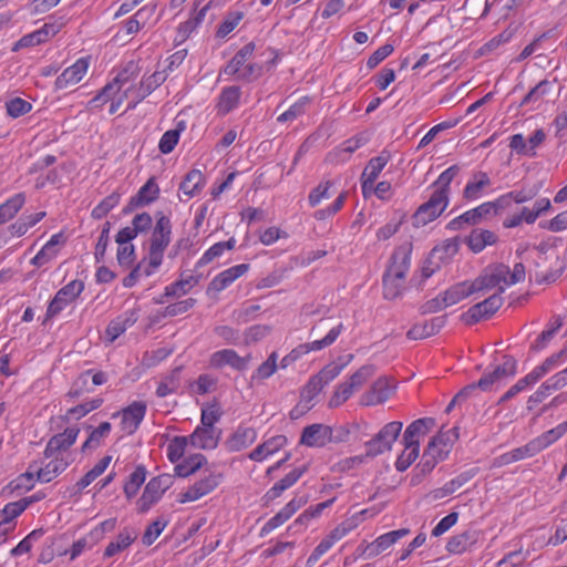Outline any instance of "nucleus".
I'll return each instance as SVG.
<instances>
[{
    "label": "nucleus",
    "mask_w": 567,
    "mask_h": 567,
    "mask_svg": "<svg viewBox=\"0 0 567 567\" xmlns=\"http://www.w3.org/2000/svg\"><path fill=\"white\" fill-rule=\"evenodd\" d=\"M450 203V198L443 192H434L430 198L419 206L412 215V225L423 227L442 215Z\"/></svg>",
    "instance_id": "f257e3e1"
},
{
    "label": "nucleus",
    "mask_w": 567,
    "mask_h": 567,
    "mask_svg": "<svg viewBox=\"0 0 567 567\" xmlns=\"http://www.w3.org/2000/svg\"><path fill=\"white\" fill-rule=\"evenodd\" d=\"M174 475L161 474L153 477L146 484L142 496L137 499V511L146 513L155 505L164 495V493L173 485Z\"/></svg>",
    "instance_id": "f03ea898"
},
{
    "label": "nucleus",
    "mask_w": 567,
    "mask_h": 567,
    "mask_svg": "<svg viewBox=\"0 0 567 567\" xmlns=\"http://www.w3.org/2000/svg\"><path fill=\"white\" fill-rule=\"evenodd\" d=\"M403 427L400 421H392L385 424L378 434L365 443L367 456H377L392 449Z\"/></svg>",
    "instance_id": "7ed1b4c3"
},
{
    "label": "nucleus",
    "mask_w": 567,
    "mask_h": 567,
    "mask_svg": "<svg viewBox=\"0 0 567 567\" xmlns=\"http://www.w3.org/2000/svg\"><path fill=\"white\" fill-rule=\"evenodd\" d=\"M509 275V267L497 264L487 267L475 280L471 281L473 292H487L494 288H505L506 278Z\"/></svg>",
    "instance_id": "20e7f679"
},
{
    "label": "nucleus",
    "mask_w": 567,
    "mask_h": 567,
    "mask_svg": "<svg viewBox=\"0 0 567 567\" xmlns=\"http://www.w3.org/2000/svg\"><path fill=\"white\" fill-rule=\"evenodd\" d=\"M505 291L504 287H499L498 291L489 296L485 300L472 306L463 319L466 324H474L481 320L492 317L503 305L502 293Z\"/></svg>",
    "instance_id": "39448f33"
},
{
    "label": "nucleus",
    "mask_w": 567,
    "mask_h": 567,
    "mask_svg": "<svg viewBox=\"0 0 567 567\" xmlns=\"http://www.w3.org/2000/svg\"><path fill=\"white\" fill-rule=\"evenodd\" d=\"M83 289L84 282L81 280H72L59 289L48 306L45 320L52 319L59 315L68 305H70L81 295Z\"/></svg>",
    "instance_id": "423d86ee"
},
{
    "label": "nucleus",
    "mask_w": 567,
    "mask_h": 567,
    "mask_svg": "<svg viewBox=\"0 0 567 567\" xmlns=\"http://www.w3.org/2000/svg\"><path fill=\"white\" fill-rule=\"evenodd\" d=\"M343 330V324L339 323L334 327H332L329 332L320 340H315L312 342H307L299 344L297 348H295L288 355L284 357L281 360V368H287L289 362H292L297 360L299 357L309 353L310 351H318L323 348H327L331 346L337 338L340 336V333Z\"/></svg>",
    "instance_id": "0eeeda50"
},
{
    "label": "nucleus",
    "mask_w": 567,
    "mask_h": 567,
    "mask_svg": "<svg viewBox=\"0 0 567 567\" xmlns=\"http://www.w3.org/2000/svg\"><path fill=\"white\" fill-rule=\"evenodd\" d=\"M141 73V68L137 62L135 61H128L124 68L117 73V75L114 78L113 82L107 83L102 91L95 96V100L93 101H100L107 102L109 100H112L113 96L120 92L121 87L128 83L132 80H135Z\"/></svg>",
    "instance_id": "6e6552de"
},
{
    "label": "nucleus",
    "mask_w": 567,
    "mask_h": 567,
    "mask_svg": "<svg viewBox=\"0 0 567 567\" xmlns=\"http://www.w3.org/2000/svg\"><path fill=\"white\" fill-rule=\"evenodd\" d=\"M146 413V403L142 401H134L121 412L113 413L112 417L121 415V430L132 435L138 429Z\"/></svg>",
    "instance_id": "1a4fd4ad"
},
{
    "label": "nucleus",
    "mask_w": 567,
    "mask_h": 567,
    "mask_svg": "<svg viewBox=\"0 0 567 567\" xmlns=\"http://www.w3.org/2000/svg\"><path fill=\"white\" fill-rule=\"evenodd\" d=\"M516 360L511 355L504 357V362L494 368L492 372L485 373L478 381L477 385L483 391L491 390L495 384L513 377L516 373Z\"/></svg>",
    "instance_id": "9d476101"
},
{
    "label": "nucleus",
    "mask_w": 567,
    "mask_h": 567,
    "mask_svg": "<svg viewBox=\"0 0 567 567\" xmlns=\"http://www.w3.org/2000/svg\"><path fill=\"white\" fill-rule=\"evenodd\" d=\"M394 390L395 386L391 384L390 379L381 377L361 395V404L365 406L382 404L390 399Z\"/></svg>",
    "instance_id": "9b49d317"
},
{
    "label": "nucleus",
    "mask_w": 567,
    "mask_h": 567,
    "mask_svg": "<svg viewBox=\"0 0 567 567\" xmlns=\"http://www.w3.org/2000/svg\"><path fill=\"white\" fill-rule=\"evenodd\" d=\"M172 223L162 213L156 214V224L152 233L150 250L164 255L171 243Z\"/></svg>",
    "instance_id": "f8f14e48"
},
{
    "label": "nucleus",
    "mask_w": 567,
    "mask_h": 567,
    "mask_svg": "<svg viewBox=\"0 0 567 567\" xmlns=\"http://www.w3.org/2000/svg\"><path fill=\"white\" fill-rule=\"evenodd\" d=\"M159 187L154 177H151L137 192L131 197L128 204L123 208V214L128 215L135 209L145 207L158 198Z\"/></svg>",
    "instance_id": "ddd939ff"
},
{
    "label": "nucleus",
    "mask_w": 567,
    "mask_h": 567,
    "mask_svg": "<svg viewBox=\"0 0 567 567\" xmlns=\"http://www.w3.org/2000/svg\"><path fill=\"white\" fill-rule=\"evenodd\" d=\"M331 441L332 429L320 423L306 426L300 437V444L310 447H322Z\"/></svg>",
    "instance_id": "4468645a"
},
{
    "label": "nucleus",
    "mask_w": 567,
    "mask_h": 567,
    "mask_svg": "<svg viewBox=\"0 0 567 567\" xmlns=\"http://www.w3.org/2000/svg\"><path fill=\"white\" fill-rule=\"evenodd\" d=\"M220 434L221 430L217 427L199 425L187 437L189 440V444L196 449L214 450L218 445Z\"/></svg>",
    "instance_id": "2eb2a0df"
},
{
    "label": "nucleus",
    "mask_w": 567,
    "mask_h": 567,
    "mask_svg": "<svg viewBox=\"0 0 567 567\" xmlns=\"http://www.w3.org/2000/svg\"><path fill=\"white\" fill-rule=\"evenodd\" d=\"M250 355L240 357L233 349H224L216 351L210 357V365L215 369H220L225 365H229L237 371H244L248 367Z\"/></svg>",
    "instance_id": "dca6fc26"
},
{
    "label": "nucleus",
    "mask_w": 567,
    "mask_h": 567,
    "mask_svg": "<svg viewBox=\"0 0 567 567\" xmlns=\"http://www.w3.org/2000/svg\"><path fill=\"white\" fill-rule=\"evenodd\" d=\"M491 207L492 206L487 202L483 203L482 205H480L473 209H470V210L463 213L462 215L455 217L454 219H452L447 224L446 228L449 230L456 231V230L463 229L464 226H466V225H476V224L481 223L487 216L492 215Z\"/></svg>",
    "instance_id": "f3484780"
},
{
    "label": "nucleus",
    "mask_w": 567,
    "mask_h": 567,
    "mask_svg": "<svg viewBox=\"0 0 567 567\" xmlns=\"http://www.w3.org/2000/svg\"><path fill=\"white\" fill-rule=\"evenodd\" d=\"M218 484L219 475L210 473L193 484L186 492L182 493L179 495L178 502L184 504L187 502L197 501L214 491Z\"/></svg>",
    "instance_id": "a211bd4d"
},
{
    "label": "nucleus",
    "mask_w": 567,
    "mask_h": 567,
    "mask_svg": "<svg viewBox=\"0 0 567 567\" xmlns=\"http://www.w3.org/2000/svg\"><path fill=\"white\" fill-rule=\"evenodd\" d=\"M79 433L80 429L78 426H71L66 427L62 433L53 435L45 446L44 457L50 458L58 452L66 451L74 444Z\"/></svg>",
    "instance_id": "6ab92c4d"
},
{
    "label": "nucleus",
    "mask_w": 567,
    "mask_h": 567,
    "mask_svg": "<svg viewBox=\"0 0 567 567\" xmlns=\"http://www.w3.org/2000/svg\"><path fill=\"white\" fill-rule=\"evenodd\" d=\"M412 243H405L399 246L392 254L391 264L389 265L385 272H391L399 279L405 278V274L410 268Z\"/></svg>",
    "instance_id": "aec40b11"
},
{
    "label": "nucleus",
    "mask_w": 567,
    "mask_h": 567,
    "mask_svg": "<svg viewBox=\"0 0 567 567\" xmlns=\"http://www.w3.org/2000/svg\"><path fill=\"white\" fill-rule=\"evenodd\" d=\"M306 504L302 497L292 498L284 508L271 517L261 528L260 536H265L286 523L300 507Z\"/></svg>",
    "instance_id": "412c9836"
},
{
    "label": "nucleus",
    "mask_w": 567,
    "mask_h": 567,
    "mask_svg": "<svg viewBox=\"0 0 567 567\" xmlns=\"http://www.w3.org/2000/svg\"><path fill=\"white\" fill-rule=\"evenodd\" d=\"M435 424L432 417H422L413 421L403 433L404 447L420 449V437L424 436Z\"/></svg>",
    "instance_id": "4be33fe9"
},
{
    "label": "nucleus",
    "mask_w": 567,
    "mask_h": 567,
    "mask_svg": "<svg viewBox=\"0 0 567 567\" xmlns=\"http://www.w3.org/2000/svg\"><path fill=\"white\" fill-rule=\"evenodd\" d=\"M89 63L85 59H79L73 65L66 68L55 80V89L64 90L82 80L86 73Z\"/></svg>",
    "instance_id": "5701e85b"
},
{
    "label": "nucleus",
    "mask_w": 567,
    "mask_h": 567,
    "mask_svg": "<svg viewBox=\"0 0 567 567\" xmlns=\"http://www.w3.org/2000/svg\"><path fill=\"white\" fill-rule=\"evenodd\" d=\"M248 269V264H240L221 271L209 282L208 291L220 292L230 286L240 276L246 274Z\"/></svg>",
    "instance_id": "b1692460"
},
{
    "label": "nucleus",
    "mask_w": 567,
    "mask_h": 567,
    "mask_svg": "<svg viewBox=\"0 0 567 567\" xmlns=\"http://www.w3.org/2000/svg\"><path fill=\"white\" fill-rule=\"evenodd\" d=\"M167 78L165 71H156L147 78H143L138 86H131L124 91V96L137 94V101H143L154 90H156Z\"/></svg>",
    "instance_id": "393cba45"
},
{
    "label": "nucleus",
    "mask_w": 567,
    "mask_h": 567,
    "mask_svg": "<svg viewBox=\"0 0 567 567\" xmlns=\"http://www.w3.org/2000/svg\"><path fill=\"white\" fill-rule=\"evenodd\" d=\"M51 458L52 460L43 467L38 465L37 462L30 464V468H34V472H37V478L40 482H51L53 478L64 472L69 465L68 461H65L63 457L53 456Z\"/></svg>",
    "instance_id": "a878e982"
},
{
    "label": "nucleus",
    "mask_w": 567,
    "mask_h": 567,
    "mask_svg": "<svg viewBox=\"0 0 567 567\" xmlns=\"http://www.w3.org/2000/svg\"><path fill=\"white\" fill-rule=\"evenodd\" d=\"M475 475H476L475 468H471V470L460 473L457 476H455L454 478L446 482L442 487L433 489L431 492L432 498L441 499L443 497H446V496L455 493L457 489H460L462 486H464L467 482H470Z\"/></svg>",
    "instance_id": "bb28decb"
},
{
    "label": "nucleus",
    "mask_w": 567,
    "mask_h": 567,
    "mask_svg": "<svg viewBox=\"0 0 567 567\" xmlns=\"http://www.w3.org/2000/svg\"><path fill=\"white\" fill-rule=\"evenodd\" d=\"M257 439V433L252 427L239 426L225 442L229 452L241 451L251 445Z\"/></svg>",
    "instance_id": "cd10ccee"
},
{
    "label": "nucleus",
    "mask_w": 567,
    "mask_h": 567,
    "mask_svg": "<svg viewBox=\"0 0 567 567\" xmlns=\"http://www.w3.org/2000/svg\"><path fill=\"white\" fill-rule=\"evenodd\" d=\"M446 317L440 316L424 323L414 324L406 333L411 340H420L436 334L445 324Z\"/></svg>",
    "instance_id": "c85d7f7f"
},
{
    "label": "nucleus",
    "mask_w": 567,
    "mask_h": 567,
    "mask_svg": "<svg viewBox=\"0 0 567 567\" xmlns=\"http://www.w3.org/2000/svg\"><path fill=\"white\" fill-rule=\"evenodd\" d=\"M287 437L285 435H276L259 444L254 449L248 457L255 462H261L268 455H272L282 449L287 444Z\"/></svg>",
    "instance_id": "c756f323"
},
{
    "label": "nucleus",
    "mask_w": 567,
    "mask_h": 567,
    "mask_svg": "<svg viewBox=\"0 0 567 567\" xmlns=\"http://www.w3.org/2000/svg\"><path fill=\"white\" fill-rule=\"evenodd\" d=\"M539 452L535 441H530L524 446L514 449L511 452L504 453L494 460V465L504 466L511 463L524 460L526 457L534 456Z\"/></svg>",
    "instance_id": "7c9ffc66"
},
{
    "label": "nucleus",
    "mask_w": 567,
    "mask_h": 567,
    "mask_svg": "<svg viewBox=\"0 0 567 567\" xmlns=\"http://www.w3.org/2000/svg\"><path fill=\"white\" fill-rule=\"evenodd\" d=\"M497 241V235L487 229L475 228L466 239L468 248L477 254L485 247L494 245Z\"/></svg>",
    "instance_id": "2f4dec72"
},
{
    "label": "nucleus",
    "mask_w": 567,
    "mask_h": 567,
    "mask_svg": "<svg viewBox=\"0 0 567 567\" xmlns=\"http://www.w3.org/2000/svg\"><path fill=\"white\" fill-rule=\"evenodd\" d=\"M136 320L137 316L134 311L125 312L124 315L118 316L112 320L106 328V334L110 341H114L116 338H118L130 327H132Z\"/></svg>",
    "instance_id": "473e14b6"
},
{
    "label": "nucleus",
    "mask_w": 567,
    "mask_h": 567,
    "mask_svg": "<svg viewBox=\"0 0 567 567\" xmlns=\"http://www.w3.org/2000/svg\"><path fill=\"white\" fill-rule=\"evenodd\" d=\"M205 185V177L198 169H192L179 185V190L188 198L196 196Z\"/></svg>",
    "instance_id": "72a5a7b5"
},
{
    "label": "nucleus",
    "mask_w": 567,
    "mask_h": 567,
    "mask_svg": "<svg viewBox=\"0 0 567 567\" xmlns=\"http://www.w3.org/2000/svg\"><path fill=\"white\" fill-rule=\"evenodd\" d=\"M254 50V42L244 45L224 68V73L227 75H237L246 61L252 55Z\"/></svg>",
    "instance_id": "f704fd0d"
},
{
    "label": "nucleus",
    "mask_w": 567,
    "mask_h": 567,
    "mask_svg": "<svg viewBox=\"0 0 567 567\" xmlns=\"http://www.w3.org/2000/svg\"><path fill=\"white\" fill-rule=\"evenodd\" d=\"M473 289L471 286V281H462L458 284L453 285L447 290L442 292L444 301L446 302L447 307H451L453 305H456L461 300L465 299L466 297L473 295Z\"/></svg>",
    "instance_id": "c9c22d12"
},
{
    "label": "nucleus",
    "mask_w": 567,
    "mask_h": 567,
    "mask_svg": "<svg viewBox=\"0 0 567 567\" xmlns=\"http://www.w3.org/2000/svg\"><path fill=\"white\" fill-rule=\"evenodd\" d=\"M25 203V195L23 193L16 194L0 205V225L12 219Z\"/></svg>",
    "instance_id": "e433bc0d"
},
{
    "label": "nucleus",
    "mask_w": 567,
    "mask_h": 567,
    "mask_svg": "<svg viewBox=\"0 0 567 567\" xmlns=\"http://www.w3.org/2000/svg\"><path fill=\"white\" fill-rule=\"evenodd\" d=\"M206 463L207 460L203 454H193L186 457L182 463L176 464L174 468L175 475L179 477H187L198 471Z\"/></svg>",
    "instance_id": "4c0bfd02"
},
{
    "label": "nucleus",
    "mask_w": 567,
    "mask_h": 567,
    "mask_svg": "<svg viewBox=\"0 0 567 567\" xmlns=\"http://www.w3.org/2000/svg\"><path fill=\"white\" fill-rule=\"evenodd\" d=\"M491 179L488 175L484 172H477L474 175V181H470L464 190L463 196L467 200H474L477 199L484 187L489 186Z\"/></svg>",
    "instance_id": "58836bf2"
},
{
    "label": "nucleus",
    "mask_w": 567,
    "mask_h": 567,
    "mask_svg": "<svg viewBox=\"0 0 567 567\" xmlns=\"http://www.w3.org/2000/svg\"><path fill=\"white\" fill-rule=\"evenodd\" d=\"M390 158V153L385 151H383L379 156L372 157L363 169L361 176L368 177L369 183H374L382 169L389 163Z\"/></svg>",
    "instance_id": "ea45409f"
},
{
    "label": "nucleus",
    "mask_w": 567,
    "mask_h": 567,
    "mask_svg": "<svg viewBox=\"0 0 567 567\" xmlns=\"http://www.w3.org/2000/svg\"><path fill=\"white\" fill-rule=\"evenodd\" d=\"M136 538V535L128 530L127 528L123 529L116 537L115 540L111 542L105 550L104 557H113L114 555L125 550Z\"/></svg>",
    "instance_id": "a19ab883"
},
{
    "label": "nucleus",
    "mask_w": 567,
    "mask_h": 567,
    "mask_svg": "<svg viewBox=\"0 0 567 567\" xmlns=\"http://www.w3.org/2000/svg\"><path fill=\"white\" fill-rule=\"evenodd\" d=\"M475 542V533L467 530L450 538L446 544V549L452 554H462Z\"/></svg>",
    "instance_id": "79ce46f5"
},
{
    "label": "nucleus",
    "mask_w": 567,
    "mask_h": 567,
    "mask_svg": "<svg viewBox=\"0 0 567 567\" xmlns=\"http://www.w3.org/2000/svg\"><path fill=\"white\" fill-rule=\"evenodd\" d=\"M236 239L231 237L230 239L226 241H219L213 245L208 250L204 252V255L198 260L197 265L199 267H203L209 262H212L214 259L220 257L225 250H231L235 247Z\"/></svg>",
    "instance_id": "37998d69"
},
{
    "label": "nucleus",
    "mask_w": 567,
    "mask_h": 567,
    "mask_svg": "<svg viewBox=\"0 0 567 567\" xmlns=\"http://www.w3.org/2000/svg\"><path fill=\"white\" fill-rule=\"evenodd\" d=\"M146 480V468L144 465L136 466L135 471L130 474L127 482L124 484L125 496L131 499L133 498L142 484Z\"/></svg>",
    "instance_id": "c03bdc74"
},
{
    "label": "nucleus",
    "mask_w": 567,
    "mask_h": 567,
    "mask_svg": "<svg viewBox=\"0 0 567 567\" xmlns=\"http://www.w3.org/2000/svg\"><path fill=\"white\" fill-rule=\"evenodd\" d=\"M31 503L32 499L30 498H22L17 502L8 503L1 511V514L3 515L2 522H9L10 526L16 528L17 523L14 522V518L20 516Z\"/></svg>",
    "instance_id": "a18cd8bd"
},
{
    "label": "nucleus",
    "mask_w": 567,
    "mask_h": 567,
    "mask_svg": "<svg viewBox=\"0 0 567 567\" xmlns=\"http://www.w3.org/2000/svg\"><path fill=\"white\" fill-rule=\"evenodd\" d=\"M240 97V87L239 86H228L221 91L219 96V111L223 113H228L234 110Z\"/></svg>",
    "instance_id": "49530a36"
},
{
    "label": "nucleus",
    "mask_w": 567,
    "mask_h": 567,
    "mask_svg": "<svg viewBox=\"0 0 567 567\" xmlns=\"http://www.w3.org/2000/svg\"><path fill=\"white\" fill-rule=\"evenodd\" d=\"M198 284V278L188 276L187 278L179 279L169 286L165 287L166 297H182L186 295L194 286Z\"/></svg>",
    "instance_id": "de8ad7c7"
},
{
    "label": "nucleus",
    "mask_w": 567,
    "mask_h": 567,
    "mask_svg": "<svg viewBox=\"0 0 567 567\" xmlns=\"http://www.w3.org/2000/svg\"><path fill=\"white\" fill-rule=\"evenodd\" d=\"M403 279H399L391 272H384L383 275V296L388 300H393L401 296L403 290Z\"/></svg>",
    "instance_id": "09e8293b"
},
{
    "label": "nucleus",
    "mask_w": 567,
    "mask_h": 567,
    "mask_svg": "<svg viewBox=\"0 0 567 567\" xmlns=\"http://www.w3.org/2000/svg\"><path fill=\"white\" fill-rule=\"evenodd\" d=\"M181 368H175L169 375L165 377L156 389V394L159 398H165L174 393L179 388Z\"/></svg>",
    "instance_id": "8fccbe9b"
},
{
    "label": "nucleus",
    "mask_w": 567,
    "mask_h": 567,
    "mask_svg": "<svg viewBox=\"0 0 567 567\" xmlns=\"http://www.w3.org/2000/svg\"><path fill=\"white\" fill-rule=\"evenodd\" d=\"M567 432V422H563L558 424L556 427L545 432L543 435L535 439V443L539 450V452L546 449L548 445L556 442L559 437H561Z\"/></svg>",
    "instance_id": "3c124183"
},
{
    "label": "nucleus",
    "mask_w": 567,
    "mask_h": 567,
    "mask_svg": "<svg viewBox=\"0 0 567 567\" xmlns=\"http://www.w3.org/2000/svg\"><path fill=\"white\" fill-rule=\"evenodd\" d=\"M458 172L460 167L452 165L441 173L439 178L432 184L434 192H443L450 198V185Z\"/></svg>",
    "instance_id": "603ef678"
},
{
    "label": "nucleus",
    "mask_w": 567,
    "mask_h": 567,
    "mask_svg": "<svg viewBox=\"0 0 567 567\" xmlns=\"http://www.w3.org/2000/svg\"><path fill=\"white\" fill-rule=\"evenodd\" d=\"M121 195L117 192L112 193L111 195L106 196L97 206H95L92 209V217L94 219H102L104 218L110 210H112L115 206L120 203Z\"/></svg>",
    "instance_id": "864d4df0"
},
{
    "label": "nucleus",
    "mask_w": 567,
    "mask_h": 567,
    "mask_svg": "<svg viewBox=\"0 0 567 567\" xmlns=\"http://www.w3.org/2000/svg\"><path fill=\"white\" fill-rule=\"evenodd\" d=\"M102 403H103V399H101V398H96V399L90 400L87 402L81 403L76 406L69 409L66 412L65 419L69 420L71 417H73L75 420H80L81 417L89 414L91 411L99 409L102 405Z\"/></svg>",
    "instance_id": "5fc2aeb1"
},
{
    "label": "nucleus",
    "mask_w": 567,
    "mask_h": 567,
    "mask_svg": "<svg viewBox=\"0 0 567 567\" xmlns=\"http://www.w3.org/2000/svg\"><path fill=\"white\" fill-rule=\"evenodd\" d=\"M189 440L187 436H175L167 446V457L172 463H177L184 455Z\"/></svg>",
    "instance_id": "6e6d98bb"
},
{
    "label": "nucleus",
    "mask_w": 567,
    "mask_h": 567,
    "mask_svg": "<svg viewBox=\"0 0 567 567\" xmlns=\"http://www.w3.org/2000/svg\"><path fill=\"white\" fill-rule=\"evenodd\" d=\"M355 391L354 386L349 382L346 381L338 385L336 391L333 392L332 396L329 400V406L330 408H338L341 404H343L346 401H348L353 392Z\"/></svg>",
    "instance_id": "4d7b16f0"
},
{
    "label": "nucleus",
    "mask_w": 567,
    "mask_h": 567,
    "mask_svg": "<svg viewBox=\"0 0 567 567\" xmlns=\"http://www.w3.org/2000/svg\"><path fill=\"white\" fill-rule=\"evenodd\" d=\"M277 353L272 352L268 357V359L265 362H262L254 372V374L251 375V381L266 380L270 378L277 370Z\"/></svg>",
    "instance_id": "13d9d810"
},
{
    "label": "nucleus",
    "mask_w": 567,
    "mask_h": 567,
    "mask_svg": "<svg viewBox=\"0 0 567 567\" xmlns=\"http://www.w3.org/2000/svg\"><path fill=\"white\" fill-rule=\"evenodd\" d=\"M352 358L353 355L350 354L348 361L343 363L331 362L327 364L324 368H322L316 375L320 378L321 382L324 385H327L341 373V371L344 369V367Z\"/></svg>",
    "instance_id": "bf43d9fd"
},
{
    "label": "nucleus",
    "mask_w": 567,
    "mask_h": 567,
    "mask_svg": "<svg viewBox=\"0 0 567 567\" xmlns=\"http://www.w3.org/2000/svg\"><path fill=\"white\" fill-rule=\"evenodd\" d=\"M154 8H142L132 18L125 22V30L127 34L136 33L145 23L147 17L153 13Z\"/></svg>",
    "instance_id": "052dcab7"
},
{
    "label": "nucleus",
    "mask_w": 567,
    "mask_h": 567,
    "mask_svg": "<svg viewBox=\"0 0 567 567\" xmlns=\"http://www.w3.org/2000/svg\"><path fill=\"white\" fill-rule=\"evenodd\" d=\"M221 409L217 402L206 405L202 409V425L215 427L214 424L221 417Z\"/></svg>",
    "instance_id": "680f3d73"
},
{
    "label": "nucleus",
    "mask_w": 567,
    "mask_h": 567,
    "mask_svg": "<svg viewBox=\"0 0 567 567\" xmlns=\"http://www.w3.org/2000/svg\"><path fill=\"white\" fill-rule=\"evenodd\" d=\"M6 109L9 116L17 118L29 113L32 105L21 97H14L6 103Z\"/></svg>",
    "instance_id": "e2e57ef3"
},
{
    "label": "nucleus",
    "mask_w": 567,
    "mask_h": 567,
    "mask_svg": "<svg viewBox=\"0 0 567 567\" xmlns=\"http://www.w3.org/2000/svg\"><path fill=\"white\" fill-rule=\"evenodd\" d=\"M410 534L409 528H400L396 530H392L389 533H385L377 538L378 545H380V548L382 551L390 548L392 545H394L398 540L401 538L408 536Z\"/></svg>",
    "instance_id": "0e129e2a"
},
{
    "label": "nucleus",
    "mask_w": 567,
    "mask_h": 567,
    "mask_svg": "<svg viewBox=\"0 0 567 567\" xmlns=\"http://www.w3.org/2000/svg\"><path fill=\"white\" fill-rule=\"evenodd\" d=\"M375 373V367L373 364L362 365L357 370L350 378L349 382L354 386L355 390L360 389L373 374Z\"/></svg>",
    "instance_id": "69168bd1"
},
{
    "label": "nucleus",
    "mask_w": 567,
    "mask_h": 567,
    "mask_svg": "<svg viewBox=\"0 0 567 567\" xmlns=\"http://www.w3.org/2000/svg\"><path fill=\"white\" fill-rule=\"evenodd\" d=\"M243 18L244 13L239 11L228 13L217 30V37L225 38L238 25Z\"/></svg>",
    "instance_id": "338daca9"
},
{
    "label": "nucleus",
    "mask_w": 567,
    "mask_h": 567,
    "mask_svg": "<svg viewBox=\"0 0 567 567\" xmlns=\"http://www.w3.org/2000/svg\"><path fill=\"white\" fill-rule=\"evenodd\" d=\"M167 525V520L156 519L144 532L142 542L145 546H151L162 534Z\"/></svg>",
    "instance_id": "774afa93"
}]
</instances>
